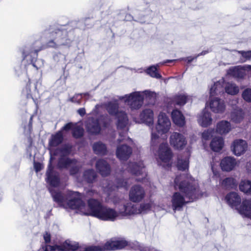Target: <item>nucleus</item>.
Returning a JSON list of instances; mask_svg holds the SVG:
<instances>
[{
	"instance_id": "1",
	"label": "nucleus",
	"mask_w": 251,
	"mask_h": 251,
	"mask_svg": "<svg viewBox=\"0 0 251 251\" xmlns=\"http://www.w3.org/2000/svg\"><path fill=\"white\" fill-rule=\"evenodd\" d=\"M44 49L40 41H36L32 43H27L18 48V52L21 55V64H16L14 67L15 74L18 77L23 75L27 76L28 83L23 93L26 95L27 99H32L38 93L37 87L40 83L37 81H31L27 76V71L29 67H32L36 70L44 66V61L38 59V52Z\"/></svg>"
},
{
	"instance_id": "2",
	"label": "nucleus",
	"mask_w": 251,
	"mask_h": 251,
	"mask_svg": "<svg viewBox=\"0 0 251 251\" xmlns=\"http://www.w3.org/2000/svg\"><path fill=\"white\" fill-rule=\"evenodd\" d=\"M88 19L85 18L79 21H73L59 28L51 27L45 30L44 35L47 40L46 46L54 49L61 46L69 48L75 38V30L76 29L84 30L89 27L84 24Z\"/></svg>"
},
{
	"instance_id": "3",
	"label": "nucleus",
	"mask_w": 251,
	"mask_h": 251,
	"mask_svg": "<svg viewBox=\"0 0 251 251\" xmlns=\"http://www.w3.org/2000/svg\"><path fill=\"white\" fill-rule=\"evenodd\" d=\"M175 187H177L181 193L184 194L185 197L189 199L186 201L183 195L180 192H174L171 199L172 208L174 211H180L186 204L193 202L198 199L199 189L192 183L183 180L179 182L178 177L176 176L175 180Z\"/></svg>"
},
{
	"instance_id": "4",
	"label": "nucleus",
	"mask_w": 251,
	"mask_h": 251,
	"mask_svg": "<svg viewBox=\"0 0 251 251\" xmlns=\"http://www.w3.org/2000/svg\"><path fill=\"white\" fill-rule=\"evenodd\" d=\"M111 122V119L107 114L101 115L98 118H89L85 123L86 131L91 135H98L100 133L102 128H107Z\"/></svg>"
},
{
	"instance_id": "5",
	"label": "nucleus",
	"mask_w": 251,
	"mask_h": 251,
	"mask_svg": "<svg viewBox=\"0 0 251 251\" xmlns=\"http://www.w3.org/2000/svg\"><path fill=\"white\" fill-rule=\"evenodd\" d=\"M143 94L146 97L151 98L154 95V92L150 90H145L143 92L135 91L129 95H125L120 98L124 100L125 102L129 106L132 110L139 109L141 107L144 102Z\"/></svg>"
},
{
	"instance_id": "6",
	"label": "nucleus",
	"mask_w": 251,
	"mask_h": 251,
	"mask_svg": "<svg viewBox=\"0 0 251 251\" xmlns=\"http://www.w3.org/2000/svg\"><path fill=\"white\" fill-rule=\"evenodd\" d=\"M221 87L219 82H216L211 86L210 89V101L209 106L211 110L214 113H222L225 109V104L223 100L218 98H212L215 95L218 91V88Z\"/></svg>"
},
{
	"instance_id": "7",
	"label": "nucleus",
	"mask_w": 251,
	"mask_h": 251,
	"mask_svg": "<svg viewBox=\"0 0 251 251\" xmlns=\"http://www.w3.org/2000/svg\"><path fill=\"white\" fill-rule=\"evenodd\" d=\"M77 242L67 240L60 245L53 246L46 245L43 248L44 251H76L79 248Z\"/></svg>"
},
{
	"instance_id": "8",
	"label": "nucleus",
	"mask_w": 251,
	"mask_h": 251,
	"mask_svg": "<svg viewBox=\"0 0 251 251\" xmlns=\"http://www.w3.org/2000/svg\"><path fill=\"white\" fill-rule=\"evenodd\" d=\"M53 159H54V157H50V162L46 173V181L50 186L55 187L59 185L60 179L59 174L54 170V166L52 164V161Z\"/></svg>"
},
{
	"instance_id": "9",
	"label": "nucleus",
	"mask_w": 251,
	"mask_h": 251,
	"mask_svg": "<svg viewBox=\"0 0 251 251\" xmlns=\"http://www.w3.org/2000/svg\"><path fill=\"white\" fill-rule=\"evenodd\" d=\"M66 204L68 207L72 209H81L85 206V203L82 200L81 194L74 191H71L68 193Z\"/></svg>"
},
{
	"instance_id": "10",
	"label": "nucleus",
	"mask_w": 251,
	"mask_h": 251,
	"mask_svg": "<svg viewBox=\"0 0 251 251\" xmlns=\"http://www.w3.org/2000/svg\"><path fill=\"white\" fill-rule=\"evenodd\" d=\"M104 205L99 200L90 198L87 201V210L83 214L98 218Z\"/></svg>"
},
{
	"instance_id": "11",
	"label": "nucleus",
	"mask_w": 251,
	"mask_h": 251,
	"mask_svg": "<svg viewBox=\"0 0 251 251\" xmlns=\"http://www.w3.org/2000/svg\"><path fill=\"white\" fill-rule=\"evenodd\" d=\"M171 122L167 115L163 113L159 114L155 130L158 134L162 135L168 132L171 127Z\"/></svg>"
},
{
	"instance_id": "12",
	"label": "nucleus",
	"mask_w": 251,
	"mask_h": 251,
	"mask_svg": "<svg viewBox=\"0 0 251 251\" xmlns=\"http://www.w3.org/2000/svg\"><path fill=\"white\" fill-rule=\"evenodd\" d=\"M171 122L167 115L163 113L159 114L155 130L158 134L162 135L168 132L171 127Z\"/></svg>"
},
{
	"instance_id": "13",
	"label": "nucleus",
	"mask_w": 251,
	"mask_h": 251,
	"mask_svg": "<svg viewBox=\"0 0 251 251\" xmlns=\"http://www.w3.org/2000/svg\"><path fill=\"white\" fill-rule=\"evenodd\" d=\"M118 215L115 209L104 205L97 218L104 221L114 222Z\"/></svg>"
},
{
	"instance_id": "14",
	"label": "nucleus",
	"mask_w": 251,
	"mask_h": 251,
	"mask_svg": "<svg viewBox=\"0 0 251 251\" xmlns=\"http://www.w3.org/2000/svg\"><path fill=\"white\" fill-rule=\"evenodd\" d=\"M145 192L144 188L139 185L132 186L129 192V200L134 202L141 201L145 197Z\"/></svg>"
},
{
	"instance_id": "15",
	"label": "nucleus",
	"mask_w": 251,
	"mask_h": 251,
	"mask_svg": "<svg viewBox=\"0 0 251 251\" xmlns=\"http://www.w3.org/2000/svg\"><path fill=\"white\" fill-rule=\"evenodd\" d=\"M170 143L175 149L182 150L186 146L187 141L181 133L174 132L170 137Z\"/></svg>"
},
{
	"instance_id": "16",
	"label": "nucleus",
	"mask_w": 251,
	"mask_h": 251,
	"mask_svg": "<svg viewBox=\"0 0 251 251\" xmlns=\"http://www.w3.org/2000/svg\"><path fill=\"white\" fill-rule=\"evenodd\" d=\"M72 151V146L69 144H65L60 147L50 149V157L52 156H56L59 155V156H68L71 154Z\"/></svg>"
},
{
	"instance_id": "17",
	"label": "nucleus",
	"mask_w": 251,
	"mask_h": 251,
	"mask_svg": "<svg viewBox=\"0 0 251 251\" xmlns=\"http://www.w3.org/2000/svg\"><path fill=\"white\" fill-rule=\"evenodd\" d=\"M49 191L52 198L53 201L57 203L59 207L64 208H66L64 204L68 200V194L65 195L61 191L56 190L54 189H49Z\"/></svg>"
},
{
	"instance_id": "18",
	"label": "nucleus",
	"mask_w": 251,
	"mask_h": 251,
	"mask_svg": "<svg viewBox=\"0 0 251 251\" xmlns=\"http://www.w3.org/2000/svg\"><path fill=\"white\" fill-rule=\"evenodd\" d=\"M132 152V148L126 145H122L117 147L116 156L120 160H127Z\"/></svg>"
},
{
	"instance_id": "19",
	"label": "nucleus",
	"mask_w": 251,
	"mask_h": 251,
	"mask_svg": "<svg viewBox=\"0 0 251 251\" xmlns=\"http://www.w3.org/2000/svg\"><path fill=\"white\" fill-rule=\"evenodd\" d=\"M247 147L246 141L243 139L236 140L231 146L232 151L235 155L240 156L245 152Z\"/></svg>"
},
{
	"instance_id": "20",
	"label": "nucleus",
	"mask_w": 251,
	"mask_h": 251,
	"mask_svg": "<svg viewBox=\"0 0 251 251\" xmlns=\"http://www.w3.org/2000/svg\"><path fill=\"white\" fill-rule=\"evenodd\" d=\"M159 158L163 162L167 163L171 159L173 154L167 144H161L159 148Z\"/></svg>"
},
{
	"instance_id": "21",
	"label": "nucleus",
	"mask_w": 251,
	"mask_h": 251,
	"mask_svg": "<svg viewBox=\"0 0 251 251\" xmlns=\"http://www.w3.org/2000/svg\"><path fill=\"white\" fill-rule=\"evenodd\" d=\"M77 162L75 158H71L68 156H59L56 167L59 170L67 169L72 165H75Z\"/></svg>"
},
{
	"instance_id": "22",
	"label": "nucleus",
	"mask_w": 251,
	"mask_h": 251,
	"mask_svg": "<svg viewBox=\"0 0 251 251\" xmlns=\"http://www.w3.org/2000/svg\"><path fill=\"white\" fill-rule=\"evenodd\" d=\"M128 242L125 240L107 241L104 245V249L108 251L122 249L127 246Z\"/></svg>"
},
{
	"instance_id": "23",
	"label": "nucleus",
	"mask_w": 251,
	"mask_h": 251,
	"mask_svg": "<svg viewBox=\"0 0 251 251\" xmlns=\"http://www.w3.org/2000/svg\"><path fill=\"white\" fill-rule=\"evenodd\" d=\"M236 165V161L233 157L226 156L221 161L220 166L223 171L229 172L232 170Z\"/></svg>"
},
{
	"instance_id": "24",
	"label": "nucleus",
	"mask_w": 251,
	"mask_h": 251,
	"mask_svg": "<svg viewBox=\"0 0 251 251\" xmlns=\"http://www.w3.org/2000/svg\"><path fill=\"white\" fill-rule=\"evenodd\" d=\"M246 70H247L246 65L237 66L230 68L227 71V74L235 78H243L246 75Z\"/></svg>"
},
{
	"instance_id": "25",
	"label": "nucleus",
	"mask_w": 251,
	"mask_h": 251,
	"mask_svg": "<svg viewBox=\"0 0 251 251\" xmlns=\"http://www.w3.org/2000/svg\"><path fill=\"white\" fill-rule=\"evenodd\" d=\"M96 168L102 176H107L110 173V167L104 159H99L96 163Z\"/></svg>"
},
{
	"instance_id": "26",
	"label": "nucleus",
	"mask_w": 251,
	"mask_h": 251,
	"mask_svg": "<svg viewBox=\"0 0 251 251\" xmlns=\"http://www.w3.org/2000/svg\"><path fill=\"white\" fill-rule=\"evenodd\" d=\"M144 164L143 162H131L128 164V171L133 175H139L143 173Z\"/></svg>"
},
{
	"instance_id": "27",
	"label": "nucleus",
	"mask_w": 251,
	"mask_h": 251,
	"mask_svg": "<svg viewBox=\"0 0 251 251\" xmlns=\"http://www.w3.org/2000/svg\"><path fill=\"white\" fill-rule=\"evenodd\" d=\"M227 203L232 208L236 207L241 203V198L235 192H230L225 197Z\"/></svg>"
},
{
	"instance_id": "28",
	"label": "nucleus",
	"mask_w": 251,
	"mask_h": 251,
	"mask_svg": "<svg viewBox=\"0 0 251 251\" xmlns=\"http://www.w3.org/2000/svg\"><path fill=\"white\" fill-rule=\"evenodd\" d=\"M64 140V136L61 131H58L51 135L49 140V146L51 148H55L61 145Z\"/></svg>"
},
{
	"instance_id": "29",
	"label": "nucleus",
	"mask_w": 251,
	"mask_h": 251,
	"mask_svg": "<svg viewBox=\"0 0 251 251\" xmlns=\"http://www.w3.org/2000/svg\"><path fill=\"white\" fill-rule=\"evenodd\" d=\"M141 121L151 126L153 123V112L150 109L144 110L140 115Z\"/></svg>"
},
{
	"instance_id": "30",
	"label": "nucleus",
	"mask_w": 251,
	"mask_h": 251,
	"mask_svg": "<svg viewBox=\"0 0 251 251\" xmlns=\"http://www.w3.org/2000/svg\"><path fill=\"white\" fill-rule=\"evenodd\" d=\"M238 212L243 217H251V201L248 200L243 201L240 207L238 209Z\"/></svg>"
},
{
	"instance_id": "31",
	"label": "nucleus",
	"mask_w": 251,
	"mask_h": 251,
	"mask_svg": "<svg viewBox=\"0 0 251 251\" xmlns=\"http://www.w3.org/2000/svg\"><path fill=\"white\" fill-rule=\"evenodd\" d=\"M212 119L211 114L205 108L198 119V122L202 127H207L212 123Z\"/></svg>"
},
{
	"instance_id": "32",
	"label": "nucleus",
	"mask_w": 251,
	"mask_h": 251,
	"mask_svg": "<svg viewBox=\"0 0 251 251\" xmlns=\"http://www.w3.org/2000/svg\"><path fill=\"white\" fill-rule=\"evenodd\" d=\"M171 116L173 122L176 125L181 127L185 125V117L179 110H173L171 113Z\"/></svg>"
},
{
	"instance_id": "33",
	"label": "nucleus",
	"mask_w": 251,
	"mask_h": 251,
	"mask_svg": "<svg viewBox=\"0 0 251 251\" xmlns=\"http://www.w3.org/2000/svg\"><path fill=\"white\" fill-rule=\"evenodd\" d=\"M137 206L131 203L124 204L123 208L120 209V212L124 215H131L138 214Z\"/></svg>"
},
{
	"instance_id": "34",
	"label": "nucleus",
	"mask_w": 251,
	"mask_h": 251,
	"mask_svg": "<svg viewBox=\"0 0 251 251\" xmlns=\"http://www.w3.org/2000/svg\"><path fill=\"white\" fill-rule=\"evenodd\" d=\"M231 130L230 123L225 120L219 122L216 126V132L220 134H225Z\"/></svg>"
},
{
	"instance_id": "35",
	"label": "nucleus",
	"mask_w": 251,
	"mask_h": 251,
	"mask_svg": "<svg viewBox=\"0 0 251 251\" xmlns=\"http://www.w3.org/2000/svg\"><path fill=\"white\" fill-rule=\"evenodd\" d=\"M106 109L109 114L112 116L116 117L122 110H119V105L117 101H109L106 105Z\"/></svg>"
},
{
	"instance_id": "36",
	"label": "nucleus",
	"mask_w": 251,
	"mask_h": 251,
	"mask_svg": "<svg viewBox=\"0 0 251 251\" xmlns=\"http://www.w3.org/2000/svg\"><path fill=\"white\" fill-rule=\"evenodd\" d=\"M224 145V139L222 137H215L213 138L210 144L211 149L215 152L220 151Z\"/></svg>"
},
{
	"instance_id": "37",
	"label": "nucleus",
	"mask_w": 251,
	"mask_h": 251,
	"mask_svg": "<svg viewBox=\"0 0 251 251\" xmlns=\"http://www.w3.org/2000/svg\"><path fill=\"white\" fill-rule=\"evenodd\" d=\"M115 118L117 119L116 123L117 128L124 129L126 126L128 122V118L126 113L124 111H121Z\"/></svg>"
},
{
	"instance_id": "38",
	"label": "nucleus",
	"mask_w": 251,
	"mask_h": 251,
	"mask_svg": "<svg viewBox=\"0 0 251 251\" xmlns=\"http://www.w3.org/2000/svg\"><path fill=\"white\" fill-rule=\"evenodd\" d=\"M97 177V174L93 169H87L83 173V178L88 183H94Z\"/></svg>"
},
{
	"instance_id": "39",
	"label": "nucleus",
	"mask_w": 251,
	"mask_h": 251,
	"mask_svg": "<svg viewBox=\"0 0 251 251\" xmlns=\"http://www.w3.org/2000/svg\"><path fill=\"white\" fill-rule=\"evenodd\" d=\"M93 150L95 153L97 155H104L107 152L106 145L101 142L94 143L93 145Z\"/></svg>"
},
{
	"instance_id": "40",
	"label": "nucleus",
	"mask_w": 251,
	"mask_h": 251,
	"mask_svg": "<svg viewBox=\"0 0 251 251\" xmlns=\"http://www.w3.org/2000/svg\"><path fill=\"white\" fill-rule=\"evenodd\" d=\"M164 62L160 64H163ZM159 64L160 63L149 67L146 71V73L152 77L158 79L161 78V75L158 72V67H159Z\"/></svg>"
},
{
	"instance_id": "41",
	"label": "nucleus",
	"mask_w": 251,
	"mask_h": 251,
	"mask_svg": "<svg viewBox=\"0 0 251 251\" xmlns=\"http://www.w3.org/2000/svg\"><path fill=\"white\" fill-rule=\"evenodd\" d=\"M225 91L228 94L235 95L238 93L239 88L234 83H227L225 87Z\"/></svg>"
},
{
	"instance_id": "42",
	"label": "nucleus",
	"mask_w": 251,
	"mask_h": 251,
	"mask_svg": "<svg viewBox=\"0 0 251 251\" xmlns=\"http://www.w3.org/2000/svg\"><path fill=\"white\" fill-rule=\"evenodd\" d=\"M231 120L236 123H240L244 118V113L242 110H236L231 114Z\"/></svg>"
},
{
	"instance_id": "43",
	"label": "nucleus",
	"mask_w": 251,
	"mask_h": 251,
	"mask_svg": "<svg viewBox=\"0 0 251 251\" xmlns=\"http://www.w3.org/2000/svg\"><path fill=\"white\" fill-rule=\"evenodd\" d=\"M189 167V159L188 158H177V168L179 171H184L188 169Z\"/></svg>"
},
{
	"instance_id": "44",
	"label": "nucleus",
	"mask_w": 251,
	"mask_h": 251,
	"mask_svg": "<svg viewBox=\"0 0 251 251\" xmlns=\"http://www.w3.org/2000/svg\"><path fill=\"white\" fill-rule=\"evenodd\" d=\"M128 187L127 182L123 178H117L115 179V185L110 189L111 191L115 190L120 188H124L127 189Z\"/></svg>"
},
{
	"instance_id": "45",
	"label": "nucleus",
	"mask_w": 251,
	"mask_h": 251,
	"mask_svg": "<svg viewBox=\"0 0 251 251\" xmlns=\"http://www.w3.org/2000/svg\"><path fill=\"white\" fill-rule=\"evenodd\" d=\"M239 189L245 193H251V181L249 180L242 181L239 185Z\"/></svg>"
},
{
	"instance_id": "46",
	"label": "nucleus",
	"mask_w": 251,
	"mask_h": 251,
	"mask_svg": "<svg viewBox=\"0 0 251 251\" xmlns=\"http://www.w3.org/2000/svg\"><path fill=\"white\" fill-rule=\"evenodd\" d=\"M127 246L131 249L136 251H145L146 250V247L144 245L140 243L137 241H134L133 242H129L128 243Z\"/></svg>"
},
{
	"instance_id": "47",
	"label": "nucleus",
	"mask_w": 251,
	"mask_h": 251,
	"mask_svg": "<svg viewBox=\"0 0 251 251\" xmlns=\"http://www.w3.org/2000/svg\"><path fill=\"white\" fill-rule=\"evenodd\" d=\"M174 102L178 105H184L187 101V97L183 94L176 95L174 97Z\"/></svg>"
},
{
	"instance_id": "48",
	"label": "nucleus",
	"mask_w": 251,
	"mask_h": 251,
	"mask_svg": "<svg viewBox=\"0 0 251 251\" xmlns=\"http://www.w3.org/2000/svg\"><path fill=\"white\" fill-rule=\"evenodd\" d=\"M84 130L80 126H77L72 130V135L75 139H79L84 135Z\"/></svg>"
},
{
	"instance_id": "49",
	"label": "nucleus",
	"mask_w": 251,
	"mask_h": 251,
	"mask_svg": "<svg viewBox=\"0 0 251 251\" xmlns=\"http://www.w3.org/2000/svg\"><path fill=\"white\" fill-rule=\"evenodd\" d=\"M222 184L226 188H233L236 186L235 180L232 177H226L223 180Z\"/></svg>"
},
{
	"instance_id": "50",
	"label": "nucleus",
	"mask_w": 251,
	"mask_h": 251,
	"mask_svg": "<svg viewBox=\"0 0 251 251\" xmlns=\"http://www.w3.org/2000/svg\"><path fill=\"white\" fill-rule=\"evenodd\" d=\"M197 58V56L195 55L194 56H188L186 57H183L180 58L178 59H168L166 60H165L163 64H166L169 63H172L174 62H176L178 60L180 61H184L185 62H187L188 63H190L192 62L194 60L196 59Z\"/></svg>"
},
{
	"instance_id": "51",
	"label": "nucleus",
	"mask_w": 251,
	"mask_h": 251,
	"mask_svg": "<svg viewBox=\"0 0 251 251\" xmlns=\"http://www.w3.org/2000/svg\"><path fill=\"white\" fill-rule=\"evenodd\" d=\"M151 204L150 203H142L140 204L139 208L137 207L138 214H145L151 208Z\"/></svg>"
},
{
	"instance_id": "52",
	"label": "nucleus",
	"mask_w": 251,
	"mask_h": 251,
	"mask_svg": "<svg viewBox=\"0 0 251 251\" xmlns=\"http://www.w3.org/2000/svg\"><path fill=\"white\" fill-rule=\"evenodd\" d=\"M242 97L244 100L251 102V88H246L242 92Z\"/></svg>"
},
{
	"instance_id": "53",
	"label": "nucleus",
	"mask_w": 251,
	"mask_h": 251,
	"mask_svg": "<svg viewBox=\"0 0 251 251\" xmlns=\"http://www.w3.org/2000/svg\"><path fill=\"white\" fill-rule=\"evenodd\" d=\"M32 119L33 115L30 116L28 123L27 125L23 124V127L24 128V132L26 134H30L32 130Z\"/></svg>"
},
{
	"instance_id": "54",
	"label": "nucleus",
	"mask_w": 251,
	"mask_h": 251,
	"mask_svg": "<svg viewBox=\"0 0 251 251\" xmlns=\"http://www.w3.org/2000/svg\"><path fill=\"white\" fill-rule=\"evenodd\" d=\"M68 101L80 105L82 101V94H75L73 97L70 98Z\"/></svg>"
},
{
	"instance_id": "55",
	"label": "nucleus",
	"mask_w": 251,
	"mask_h": 251,
	"mask_svg": "<svg viewBox=\"0 0 251 251\" xmlns=\"http://www.w3.org/2000/svg\"><path fill=\"white\" fill-rule=\"evenodd\" d=\"M213 132L214 130L213 129H207L204 130L202 133L201 137L205 140H208L212 136Z\"/></svg>"
},
{
	"instance_id": "56",
	"label": "nucleus",
	"mask_w": 251,
	"mask_h": 251,
	"mask_svg": "<svg viewBox=\"0 0 251 251\" xmlns=\"http://www.w3.org/2000/svg\"><path fill=\"white\" fill-rule=\"evenodd\" d=\"M70 168L69 173L71 176L77 174L79 171V167L76 165V164L72 165Z\"/></svg>"
},
{
	"instance_id": "57",
	"label": "nucleus",
	"mask_w": 251,
	"mask_h": 251,
	"mask_svg": "<svg viewBox=\"0 0 251 251\" xmlns=\"http://www.w3.org/2000/svg\"><path fill=\"white\" fill-rule=\"evenodd\" d=\"M125 20L127 21H131L132 20H134L140 23H145L146 22V21L143 19L142 18H139L137 20H134L133 19V17L130 14H126L125 16Z\"/></svg>"
},
{
	"instance_id": "58",
	"label": "nucleus",
	"mask_w": 251,
	"mask_h": 251,
	"mask_svg": "<svg viewBox=\"0 0 251 251\" xmlns=\"http://www.w3.org/2000/svg\"><path fill=\"white\" fill-rule=\"evenodd\" d=\"M238 52L241 54L242 56L246 59V60H249L251 58V50L248 51H243L240 50L238 51Z\"/></svg>"
},
{
	"instance_id": "59",
	"label": "nucleus",
	"mask_w": 251,
	"mask_h": 251,
	"mask_svg": "<svg viewBox=\"0 0 251 251\" xmlns=\"http://www.w3.org/2000/svg\"><path fill=\"white\" fill-rule=\"evenodd\" d=\"M83 251H104V249L99 246H92L86 247Z\"/></svg>"
},
{
	"instance_id": "60",
	"label": "nucleus",
	"mask_w": 251,
	"mask_h": 251,
	"mask_svg": "<svg viewBox=\"0 0 251 251\" xmlns=\"http://www.w3.org/2000/svg\"><path fill=\"white\" fill-rule=\"evenodd\" d=\"M159 134L157 133H155L154 132H152L151 133V144L152 146L155 145V141L156 140L158 139L159 138Z\"/></svg>"
},
{
	"instance_id": "61",
	"label": "nucleus",
	"mask_w": 251,
	"mask_h": 251,
	"mask_svg": "<svg viewBox=\"0 0 251 251\" xmlns=\"http://www.w3.org/2000/svg\"><path fill=\"white\" fill-rule=\"evenodd\" d=\"M34 168L36 172H39L42 169V164L39 162H34Z\"/></svg>"
},
{
	"instance_id": "62",
	"label": "nucleus",
	"mask_w": 251,
	"mask_h": 251,
	"mask_svg": "<svg viewBox=\"0 0 251 251\" xmlns=\"http://www.w3.org/2000/svg\"><path fill=\"white\" fill-rule=\"evenodd\" d=\"M59 57L61 58L62 60H64L65 59V56L59 52L53 55V59L55 61H59L60 60V59H58Z\"/></svg>"
},
{
	"instance_id": "63",
	"label": "nucleus",
	"mask_w": 251,
	"mask_h": 251,
	"mask_svg": "<svg viewBox=\"0 0 251 251\" xmlns=\"http://www.w3.org/2000/svg\"><path fill=\"white\" fill-rule=\"evenodd\" d=\"M44 239L46 243H50V234L46 232L43 235Z\"/></svg>"
},
{
	"instance_id": "64",
	"label": "nucleus",
	"mask_w": 251,
	"mask_h": 251,
	"mask_svg": "<svg viewBox=\"0 0 251 251\" xmlns=\"http://www.w3.org/2000/svg\"><path fill=\"white\" fill-rule=\"evenodd\" d=\"M77 113L82 117H83L86 114V110L85 108L82 107L79 108L77 111Z\"/></svg>"
}]
</instances>
